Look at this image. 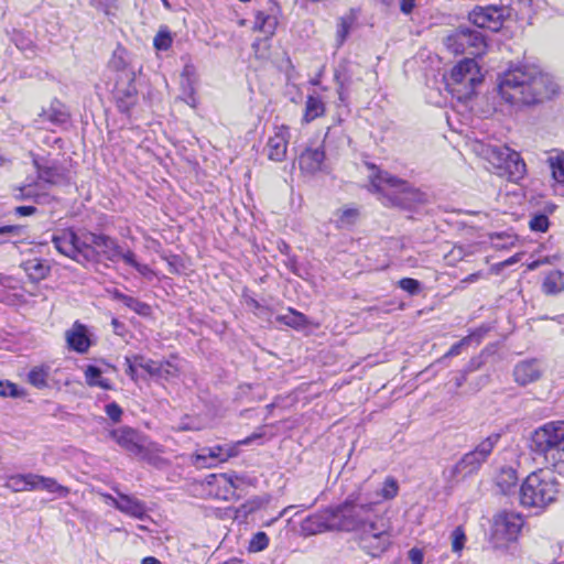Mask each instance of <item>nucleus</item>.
Masks as SVG:
<instances>
[{
  "mask_svg": "<svg viewBox=\"0 0 564 564\" xmlns=\"http://www.w3.org/2000/svg\"><path fill=\"white\" fill-rule=\"evenodd\" d=\"M518 482L516 469L512 467H503L496 477V485L502 494H509Z\"/></svg>",
  "mask_w": 564,
  "mask_h": 564,
  "instance_id": "a878e982",
  "label": "nucleus"
},
{
  "mask_svg": "<svg viewBox=\"0 0 564 564\" xmlns=\"http://www.w3.org/2000/svg\"><path fill=\"white\" fill-rule=\"evenodd\" d=\"M115 492L118 495V503H117V510L120 512L142 520L147 516V506L145 502L138 499L134 496L126 495L121 491H119L117 488H113Z\"/></svg>",
  "mask_w": 564,
  "mask_h": 564,
  "instance_id": "f3484780",
  "label": "nucleus"
},
{
  "mask_svg": "<svg viewBox=\"0 0 564 564\" xmlns=\"http://www.w3.org/2000/svg\"><path fill=\"white\" fill-rule=\"evenodd\" d=\"M553 458H554V468H555V470L558 474L564 475V446L556 451V453L553 456Z\"/></svg>",
  "mask_w": 564,
  "mask_h": 564,
  "instance_id": "5fc2aeb1",
  "label": "nucleus"
},
{
  "mask_svg": "<svg viewBox=\"0 0 564 564\" xmlns=\"http://www.w3.org/2000/svg\"><path fill=\"white\" fill-rule=\"evenodd\" d=\"M279 24V9L270 8L268 11H258L256 14L254 29L272 36Z\"/></svg>",
  "mask_w": 564,
  "mask_h": 564,
  "instance_id": "aec40b11",
  "label": "nucleus"
},
{
  "mask_svg": "<svg viewBox=\"0 0 564 564\" xmlns=\"http://www.w3.org/2000/svg\"><path fill=\"white\" fill-rule=\"evenodd\" d=\"M417 0H400V10L403 14H410L416 6Z\"/></svg>",
  "mask_w": 564,
  "mask_h": 564,
  "instance_id": "bf43d9fd",
  "label": "nucleus"
},
{
  "mask_svg": "<svg viewBox=\"0 0 564 564\" xmlns=\"http://www.w3.org/2000/svg\"><path fill=\"white\" fill-rule=\"evenodd\" d=\"M45 194V186L42 183H26L18 188L15 197L18 199H34L41 202Z\"/></svg>",
  "mask_w": 564,
  "mask_h": 564,
  "instance_id": "cd10ccee",
  "label": "nucleus"
},
{
  "mask_svg": "<svg viewBox=\"0 0 564 564\" xmlns=\"http://www.w3.org/2000/svg\"><path fill=\"white\" fill-rule=\"evenodd\" d=\"M399 486L394 478L389 477L384 480L380 495L383 499H392L398 495Z\"/></svg>",
  "mask_w": 564,
  "mask_h": 564,
  "instance_id": "a19ab883",
  "label": "nucleus"
},
{
  "mask_svg": "<svg viewBox=\"0 0 564 564\" xmlns=\"http://www.w3.org/2000/svg\"><path fill=\"white\" fill-rule=\"evenodd\" d=\"M473 251L470 247L465 249L463 246H455L453 249L445 256L448 264L453 265L456 262L463 260L465 257L471 254Z\"/></svg>",
  "mask_w": 564,
  "mask_h": 564,
  "instance_id": "ea45409f",
  "label": "nucleus"
},
{
  "mask_svg": "<svg viewBox=\"0 0 564 564\" xmlns=\"http://www.w3.org/2000/svg\"><path fill=\"white\" fill-rule=\"evenodd\" d=\"M348 32H349V25L347 24V22L345 20H340V23L337 29V39H338L339 44L344 43V41L346 40V37L348 35Z\"/></svg>",
  "mask_w": 564,
  "mask_h": 564,
  "instance_id": "4d7b16f0",
  "label": "nucleus"
},
{
  "mask_svg": "<svg viewBox=\"0 0 564 564\" xmlns=\"http://www.w3.org/2000/svg\"><path fill=\"white\" fill-rule=\"evenodd\" d=\"M153 44L156 50L166 51L172 44V37L169 32L161 31L154 37Z\"/></svg>",
  "mask_w": 564,
  "mask_h": 564,
  "instance_id": "a18cd8bd",
  "label": "nucleus"
},
{
  "mask_svg": "<svg viewBox=\"0 0 564 564\" xmlns=\"http://www.w3.org/2000/svg\"><path fill=\"white\" fill-rule=\"evenodd\" d=\"M408 557L412 564H423L424 553L421 549L412 547L408 553Z\"/></svg>",
  "mask_w": 564,
  "mask_h": 564,
  "instance_id": "6e6d98bb",
  "label": "nucleus"
},
{
  "mask_svg": "<svg viewBox=\"0 0 564 564\" xmlns=\"http://www.w3.org/2000/svg\"><path fill=\"white\" fill-rule=\"evenodd\" d=\"M101 498L105 500L106 503L108 505H111L113 506L115 508H117V503H118V496L117 497H113L109 494H100Z\"/></svg>",
  "mask_w": 564,
  "mask_h": 564,
  "instance_id": "69168bd1",
  "label": "nucleus"
},
{
  "mask_svg": "<svg viewBox=\"0 0 564 564\" xmlns=\"http://www.w3.org/2000/svg\"><path fill=\"white\" fill-rule=\"evenodd\" d=\"M141 564H162L156 557L147 556L142 560Z\"/></svg>",
  "mask_w": 564,
  "mask_h": 564,
  "instance_id": "774afa93",
  "label": "nucleus"
},
{
  "mask_svg": "<svg viewBox=\"0 0 564 564\" xmlns=\"http://www.w3.org/2000/svg\"><path fill=\"white\" fill-rule=\"evenodd\" d=\"M447 90L458 100H467L482 82L478 64L473 58L458 62L445 77Z\"/></svg>",
  "mask_w": 564,
  "mask_h": 564,
  "instance_id": "39448f33",
  "label": "nucleus"
},
{
  "mask_svg": "<svg viewBox=\"0 0 564 564\" xmlns=\"http://www.w3.org/2000/svg\"><path fill=\"white\" fill-rule=\"evenodd\" d=\"M500 440V434L494 433L482 440L474 451L465 454L459 462H457L449 470L451 477L455 478L457 475H470L477 471L480 466L487 462L492 453L495 446Z\"/></svg>",
  "mask_w": 564,
  "mask_h": 564,
  "instance_id": "1a4fd4ad",
  "label": "nucleus"
},
{
  "mask_svg": "<svg viewBox=\"0 0 564 564\" xmlns=\"http://www.w3.org/2000/svg\"><path fill=\"white\" fill-rule=\"evenodd\" d=\"M541 367L536 360H525L519 362L513 370L514 380L525 386L536 381L541 377Z\"/></svg>",
  "mask_w": 564,
  "mask_h": 564,
  "instance_id": "6ab92c4d",
  "label": "nucleus"
},
{
  "mask_svg": "<svg viewBox=\"0 0 564 564\" xmlns=\"http://www.w3.org/2000/svg\"><path fill=\"white\" fill-rule=\"evenodd\" d=\"M290 139V129L288 126L274 128L273 135L267 142L265 151L271 161L282 162L286 158L288 144Z\"/></svg>",
  "mask_w": 564,
  "mask_h": 564,
  "instance_id": "f8f14e48",
  "label": "nucleus"
},
{
  "mask_svg": "<svg viewBox=\"0 0 564 564\" xmlns=\"http://www.w3.org/2000/svg\"><path fill=\"white\" fill-rule=\"evenodd\" d=\"M549 161L554 180L564 184V153L551 156Z\"/></svg>",
  "mask_w": 564,
  "mask_h": 564,
  "instance_id": "e433bc0d",
  "label": "nucleus"
},
{
  "mask_svg": "<svg viewBox=\"0 0 564 564\" xmlns=\"http://www.w3.org/2000/svg\"><path fill=\"white\" fill-rule=\"evenodd\" d=\"M34 477L32 473L12 475L7 478L4 487L13 492L33 491Z\"/></svg>",
  "mask_w": 564,
  "mask_h": 564,
  "instance_id": "b1692460",
  "label": "nucleus"
},
{
  "mask_svg": "<svg viewBox=\"0 0 564 564\" xmlns=\"http://www.w3.org/2000/svg\"><path fill=\"white\" fill-rule=\"evenodd\" d=\"M34 490H44L48 494H54L58 498H65L69 494V488L57 482L55 478L45 477L35 474Z\"/></svg>",
  "mask_w": 564,
  "mask_h": 564,
  "instance_id": "5701e85b",
  "label": "nucleus"
},
{
  "mask_svg": "<svg viewBox=\"0 0 564 564\" xmlns=\"http://www.w3.org/2000/svg\"><path fill=\"white\" fill-rule=\"evenodd\" d=\"M208 486H217L218 490L214 492L215 497L223 500H229L235 496V491L239 486V477L234 474L209 475L206 478Z\"/></svg>",
  "mask_w": 564,
  "mask_h": 564,
  "instance_id": "2eb2a0df",
  "label": "nucleus"
},
{
  "mask_svg": "<svg viewBox=\"0 0 564 564\" xmlns=\"http://www.w3.org/2000/svg\"><path fill=\"white\" fill-rule=\"evenodd\" d=\"M23 231V228L21 226H1L0 227V235H12V236H20Z\"/></svg>",
  "mask_w": 564,
  "mask_h": 564,
  "instance_id": "13d9d810",
  "label": "nucleus"
},
{
  "mask_svg": "<svg viewBox=\"0 0 564 564\" xmlns=\"http://www.w3.org/2000/svg\"><path fill=\"white\" fill-rule=\"evenodd\" d=\"M509 9L502 6L475 7L468 14V20L478 28L497 32L501 29Z\"/></svg>",
  "mask_w": 564,
  "mask_h": 564,
  "instance_id": "9b49d317",
  "label": "nucleus"
},
{
  "mask_svg": "<svg viewBox=\"0 0 564 564\" xmlns=\"http://www.w3.org/2000/svg\"><path fill=\"white\" fill-rule=\"evenodd\" d=\"M358 215H359V213L355 208L338 209L336 213L337 227L344 228V227H349V226L354 225L358 219Z\"/></svg>",
  "mask_w": 564,
  "mask_h": 564,
  "instance_id": "f704fd0d",
  "label": "nucleus"
},
{
  "mask_svg": "<svg viewBox=\"0 0 564 564\" xmlns=\"http://www.w3.org/2000/svg\"><path fill=\"white\" fill-rule=\"evenodd\" d=\"M560 494V484L553 470L539 469L527 476L520 487L519 500L524 508L543 510Z\"/></svg>",
  "mask_w": 564,
  "mask_h": 564,
  "instance_id": "20e7f679",
  "label": "nucleus"
},
{
  "mask_svg": "<svg viewBox=\"0 0 564 564\" xmlns=\"http://www.w3.org/2000/svg\"><path fill=\"white\" fill-rule=\"evenodd\" d=\"M111 64L117 69H123L124 68V62H123V59L120 56L117 57V55H115Z\"/></svg>",
  "mask_w": 564,
  "mask_h": 564,
  "instance_id": "338daca9",
  "label": "nucleus"
},
{
  "mask_svg": "<svg viewBox=\"0 0 564 564\" xmlns=\"http://www.w3.org/2000/svg\"><path fill=\"white\" fill-rule=\"evenodd\" d=\"M39 178L47 184L54 183V173L51 169L39 170Z\"/></svg>",
  "mask_w": 564,
  "mask_h": 564,
  "instance_id": "052dcab7",
  "label": "nucleus"
},
{
  "mask_svg": "<svg viewBox=\"0 0 564 564\" xmlns=\"http://www.w3.org/2000/svg\"><path fill=\"white\" fill-rule=\"evenodd\" d=\"M65 339L68 348L78 354H86L91 346L88 328L79 322L65 332Z\"/></svg>",
  "mask_w": 564,
  "mask_h": 564,
  "instance_id": "4468645a",
  "label": "nucleus"
},
{
  "mask_svg": "<svg viewBox=\"0 0 564 564\" xmlns=\"http://www.w3.org/2000/svg\"><path fill=\"white\" fill-rule=\"evenodd\" d=\"M24 272L32 281L44 280L51 272V267L40 259H31L22 263Z\"/></svg>",
  "mask_w": 564,
  "mask_h": 564,
  "instance_id": "393cba45",
  "label": "nucleus"
},
{
  "mask_svg": "<svg viewBox=\"0 0 564 564\" xmlns=\"http://www.w3.org/2000/svg\"><path fill=\"white\" fill-rule=\"evenodd\" d=\"M85 380L90 387H99L105 390L111 389L109 380L101 377V370L96 366H88L86 368Z\"/></svg>",
  "mask_w": 564,
  "mask_h": 564,
  "instance_id": "2f4dec72",
  "label": "nucleus"
},
{
  "mask_svg": "<svg viewBox=\"0 0 564 564\" xmlns=\"http://www.w3.org/2000/svg\"><path fill=\"white\" fill-rule=\"evenodd\" d=\"M134 360L138 365V367L142 368L144 371H147L150 376H154V372L158 371L156 369V362L155 360L148 359L142 355H133Z\"/></svg>",
  "mask_w": 564,
  "mask_h": 564,
  "instance_id": "79ce46f5",
  "label": "nucleus"
},
{
  "mask_svg": "<svg viewBox=\"0 0 564 564\" xmlns=\"http://www.w3.org/2000/svg\"><path fill=\"white\" fill-rule=\"evenodd\" d=\"M532 447L542 454L558 449L564 442V421L551 422L534 431L531 437Z\"/></svg>",
  "mask_w": 564,
  "mask_h": 564,
  "instance_id": "9d476101",
  "label": "nucleus"
},
{
  "mask_svg": "<svg viewBox=\"0 0 564 564\" xmlns=\"http://www.w3.org/2000/svg\"><path fill=\"white\" fill-rule=\"evenodd\" d=\"M487 42L482 33L468 28V54L481 56L486 53Z\"/></svg>",
  "mask_w": 564,
  "mask_h": 564,
  "instance_id": "7c9ffc66",
  "label": "nucleus"
},
{
  "mask_svg": "<svg viewBox=\"0 0 564 564\" xmlns=\"http://www.w3.org/2000/svg\"><path fill=\"white\" fill-rule=\"evenodd\" d=\"M370 167L372 170V173L369 175L370 192L387 197L392 204H402L414 193L408 182L388 172L378 171L375 166Z\"/></svg>",
  "mask_w": 564,
  "mask_h": 564,
  "instance_id": "0eeeda50",
  "label": "nucleus"
},
{
  "mask_svg": "<svg viewBox=\"0 0 564 564\" xmlns=\"http://www.w3.org/2000/svg\"><path fill=\"white\" fill-rule=\"evenodd\" d=\"M126 77L128 79V85L122 87L120 84H117L115 90L117 106L121 112H129L138 100V90L133 84V73H126Z\"/></svg>",
  "mask_w": 564,
  "mask_h": 564,
  "instance_id": "dca6fc26",
  "label": "nucleus"
},
{
  "mask_svg": "<svg viewBox=\"0 0 564 564\" xmlns=\"http://www.w3.org/2000/svg\"><path fill=\"white\" fill-rule=\"evenodd\" d=\"M206 452H208L213 465L215 462H226L228 458L236 455L235 448L227 445L206 447Z\"/></svg>",
  "mask_w": 564,
  "mask_h": 564,
  "instance_id": "72a5a7b5",
  "label": "nucleus"
},
{
  "mask_svg": "<svg viewBox=\"0 0 564 564\" xmlns=\"http://www.w3.org/2000/svg\"><path fill=\"white\" fill-rule=\"evenodd\" d=\"M498 93L506 102L512 106H524L550 98L556 93V87L538 69L517 66L498 77Z\"/></svg>",
  "mask_w": 564,
  "mask_h": 564,
  "instance_id": "f03ea898",
  "label": "nucleus"
},
{
  "mask_svg": "<svg viewBox=\"0 0 564 564\" xmlns=\"http://www.w3.org/2000/svg\"><path fill=\"white\" fill-rule=\"evenodd\" d=\"M466 541L465 533L462 528H456L452 533V549L454 552H460Z\"/></svg>",
  "mask_w": 564,
  "mask_h": 564,
  "instance_id": "de8ad7c7",
  "label": "nucleus"
},
{
  "mask_svg": "<svg viewBox=\"0 0 564 564\" xmlns=\"http://www.w3.org/2000/svg\"><path fill=\"white\" fill-rule=\"evenodd\" d=\"M15 214L21 217L31 216L36 212L33 206H19L14 209Z\"/></svg>",
  "mask_w": 564,
  "mask_h": 564,
  "instance_id": "680f3d73",
  "label": "nucleus"
},
{
  "mask_svg": "<svg viewBox=\"0 0 564 564\" xmlns=\"http://www.w3.org/2000/svg\"><path fill=\"white\" fill-rule=\"evenodd\" d=\"M474 152L488 161L495 169L499 170L506 163L511 149L506 145H497L476 141L473 144Z\"/></svg>",
  "mask_w": 564,
  "mask_h": 564,
  "instance_id": "ddd939ff",
  "label": "nucleus"
},
{
  "mask_svg": "<svg viewBox=\"0 0 564 564\" xmlns=\"http://www.w3.org/2000/svg\"><path fill=\"white\" fill-rule=\"evenodd\" d=\"M334 530L356 532L360 547L373 557L391 544V523L379 512L377 503H356L347 499L341 505L308 516L300 527L304 536Z\"/></svg>",
  "mask_w": 564,
  "mask_h": 564,
  "instance_id": "f257e3e1",
  "label": "nucleus"
},
{
  "mask_svg": "<svg viewBox=\"0 0 564 564\" xmlns=\"http://www.w3.org/2000/svg\"><path fill=\"white\" fill-rule=\"evenodd\" d=\"M192 463L196 467L206 468L212 467L213 463L208 456V452H206V447L199 449L196 454L192 456Z\"/></svg>",
  "mask_w": 564,
  "mask_h": 564,
  "instance_id": "37998d69",
  "label": "nucleus"
},
{
  "mask_svg": "<svg viewBox=\"0 0 564 564\" xmlns=\"http://www.w3.org/2000/svg\"><path fill=\"white\" fill-rule=\"evenodd\" d=\"M50 367L46 365L33 367L29 375L28 381L30 384L37 389H44L48 387Z\"/></svg>",
  "mask_w": 564,
  "mask_h": 564,
  "instance_id": "c85d7f7f",
  "label": "nucleus"
},
{
  "mask_svg": "<svg viewBox=\"0 0 564 564\" xmlns=\"http://www.w3.org/2000/svg\"><path fill=\"white\" fill-rule=\"evenodd\" d=\"M470 341V336L464 337L460 341L454 344L451 349L444 355L443 358L458 356L462 352V348L467 346Z\"/></svg>",
  "mask_w": 564,
  "mask_h": 564,
  "instance_id": "8fccbe9b",
  "label": "nucleus"
},
{
  "mask_svg": "<svg viewBox=\"0 0 564 564\" xmlns=\"http://www.w3.org/2000/svg\"><path fill=\"white\" fill-rule=\"evenodd\" d=\"M325 112V105L319 97L308 96L305 104V113L303 120L311 122L314 119L323 116Z\"/></svg>",
  "mask_w": 564,
  "mask_h": 564,
  "instance_id": "c756f323",
  "label": "nucleus"
},
{
  "mask_svg": "<svg viewBox=\"0 0 564 564\" xmlns=\"http://www.w3.org/2000/svg\"><path fill=\"white\" fill-rule=\"evenodd\" d=\"M55 249L78 263H95L100 257L119 261L120 245L116 239L90 231L76 232L70 228L57 230L52 236Z\"/></svg>",
  "mask_w": 564,
  "mask_h": 564,
  "instance_id": "7ed1b4c3",
  "label": "nucleus"
},
{
  "mask_svg": "<svg viewBox=\"0 0 564 564\" xmlns=\"http://www.w3.org/2000/svg\"><path fill=\"white\" fill-rule=\"evenodd\" d=\"M530 227L532 230H535V231H545L549 227V219L546 216L544 215H540V216H535L531 221H530Z\"/></svg>",
  "mask_w": 564,
  "mask_h": 564,
  "instance_id": "09e8293b",
  "label": "nucleus"
},
{
  "mask_svg": "<svg viewBox=\"0 0 564 564\" xmlns=\"http://www.w3.org/2000/svg\"><path fill=\"white\" fill-rule=\"evenodd\" d=\"M542 290L547 295L558 294L564 291V274L561 271H551L544 278Z\"/></svg>",
  "mask_w": 564,
  "mask_h": 564,
  "instance_id": "bb28decb",
  "label": "nucleus"
},
{
  "mask_svg": "<svg viewBox=\"0 0 564 564\" xmlns=\"http://www.w3.org/2000/svg\"><path fill=\"white\" fill-rule=\"evenodd\" d=\"M118 299H120L124 305L140 315H148L150 313V306L148 304L142 303L131 296L120 294L118 295Z\"/></svg>",
  "mask_w": 564,
  "mask_h": 564,
  "instance_id": "4c0bfd02",
  "label": "nucleus"
},
{
  "mask_svg": "<svg viewBox=\"0 0 564 564\" xmlns=\"http://www.w3.org/2000/svg\"><path fill=\"white\" fill-rule=\"evenodd\" d=\"M24 395V391L19 389L17 384L10 381H0V397L21 398Z\"/></svg>",
  "mask_w": 564,
  "mask_h": 564,
  "instance_id": "58836bf2",
  "label": "nucleus"
},
{
  "mask_svg": "<svg viewBox=\"0 0 564 564\" xmlns=\"http://www.w3.org/2000/svg\"><path fill=\"white\" fill-rule=\"evenodd\" d=\"M269 544V538L264 532H258L253 535L250 541V550L253 552H260L264 550Z\"/></svg>",
  "mask_w": 564,
  "mask_h": 564,
  "instance_id": "c03bdc74",
  "label": "nucleus"
},
{
  "mask_svg": "<svg viewBox=\"0 0 564 564\" xmlns=\"http://www.w3.org/2000/svg\"><path fill=\"white\" fill-rule=\"evenodd\" d=\"M276 319L295 329H302L308 323L304 314L292 308H289L285 314L278 316Z\"/></svg>",
  "mask_w": 564,
  "mask_h": 564,
  "instance_id": "473e14b6",
  "label": "nucleus"
},
{
  "mask_svg": "<svg viewBox=\"0 0 564 564\" xmlns=\"http://www.w3.org/2000/svg\"><path fill=\"white\" fill-rule=\"evenodd\" d=\"M325 152L322 148H307L299 158V165L302 172L315 174L323 167Z\"/></svg>",
  "mask_w": 564,
  "mask_h": 564,
  "instance_id": "a211bd4d",
  "label": "nucleus"
},
{
  "mask_svg": "<svg viewBox=\"0 0 564 564\" xmlns=\"http://www.w3.org/2000/svg\"><path fill=\"white\" fill-rule=\"evenodd\" d=\"M524 520L519 512L499 511L492 517L490 541L495 549H506L520 535Z\"/></svg>",
  "mask_w": 564,
  "mask_h": 564,
  "instance_id": "423d86ee",
  "label": "nucleus"
},
{
  "mask_svg": "<svg viewBox=\"0 0 564 564\" xmlns=\"http://www.w3.org/2000/svg\"><path fill=\"white\" fill-rule=\"evenodd\" d=\"M480 278H482V272L478 271L467 275L465 279L460 281L462 284H469L477 282Z\"/></svg>",
  "mask_w": 564,
  "mask_h": 564,
  "instance_id": "0e129e2a",
  "label": "nucleus"
},
{
  "mask_svg": "<svg viewBox=\"0 0 564 564\" xmlns=\"http://www.w3.org/2000/svg\"><path fill=\"white\" fill-rule=\"evenodd\" d=\"M399 286L411 295L417 294L421 289L420 282L412 278L401 279L399 281Z\"/></svg>",
  "mask_w": 564,
  "mask_h": 564,
  "instance_id": "49530a36",
  "label": "nucleus"
},
{
  "mask_svg": "<svg viewBox=\"0 0 564 564\" xmlns=\"http://www.w3.org/2000/svg\"><path fill=\"white\" fill-rule=\"evenodd\" d=\"M500 173L508 174V177L512 182H518L525 174V163L521 159L520 154L513 150L508 155L506 163L499 169Z\"/></svg>",
  "mask_w": 564,
  "mask_h": 564,
  "instance_id": "4be33fe9",
  "label": "nucleus"
},
{
  "mask_svg": "<svg viewBox=\"0 0 564 564\" xmlns=\"http://www.w3.org/2000/svg\"><path fill=\"white\" fill-rule=\"evenodd\" d=\"M110 437L126 452L142 459L150 460L151 455L161 453V446L150 442L145 435L130 426L110 431Z\"/></svg>",
  "mask_w": 564,
  "mask_h": 564,
  "instance_id": "6e6552de",
  "label": "nucleus"
},
{
  "mask_svg": "<svg viewBox=\"0 0 564 564\" xmlns=\"http://www.w3.org/2000/svg\"><path fill=\"white\" fill-rule=\"evenodd\" d=\"M156 369L158 371L154 372L153 377H158L165 380L176 377L180 371L178 367L171 360L158 361Z\"/></svg>",
  "mask_w": 564,
  "mask_h": 564,
  "instance_id": "c9c22d12",
  "label": "nucleus"
},
{
  "mask_svg": "<svg viewBox=\"0 0 564 564\" xmlns=\"http://www.w3.org/2000/svg\"><path fill=\"white\" fill-rule=\"evenodd\" d=\"M119 260H122L126 264H129L131 267H135L138 261L135 259V254L130 249H123L120 247L119 249Z\"/></svg>",
  "mask_w": 564,
  "mask_h": 564,
  "instance_id": "603ef678",
  "label": "nucleus"
},
{
  "mask_svg": "<svg viewBox=\"0 0 564 564\" xmlns=\"http://www.w3.org/2000/svg\"><path fill=\"white\" fill-rule=\"evenodd\" d=\"M134 357L132 356H126L124 364L127 366L126 372L131 378V380L137 381L138 375H137V362L133 361Z\"/></svg>",
  "mask_w": 564,
  "mask_h": 564,
  "instance_id": "864d4df0",
  "label": "nucleus"
},
{
  "mask_svg": "<svg viewBox=\"0 0 564 564\" xmlns=\"http://www.w3.org/2000/svg\"><path fill=\"white\" fill-rule=\"evenodd\" d=\"M445 47L453 54L468 53V28H458L443 40Z\"/></svg>",
  "mask_w": 564,
  "mask_h": 564,
  "instance_id": "412c9836",
  "label": "nucleus"
},
{
  "mask_svg": "<svg viewBox=\"0 0 564 564\" xmlns=\"http://www.w3.org/2000/svg\"><path fill=\"white\" fill-rule=\"evenodd\" d=\"M134 269L145 278H150L153 274V271L147 264H141L138 262Z\"/></svg>",
  "mask_w": 564,
  "mask_h": 564,
  "instance_id": "e2e57ef3",
  "label": "nucleus"
},
{
  "mask_svg": "<svg viewBox=\"0 0 564 564\" xmlns=\"http://www.w3.org/2000/svg\"><path fill=\"white\" fill-rule=\"evenodd\" d=\"M105 410H106L107 415L113 422H119L121 420L122 410L117 403L112 402V403L107 404Z\"/></svg>",
  "mask_w": 564,
  "mask_h": 564,
  "instance_id": "3c124183",
  "label": "nucleus"
}]
</instances>
